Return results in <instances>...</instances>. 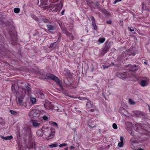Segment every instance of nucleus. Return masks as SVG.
<instances>
[{"label": "nucleus", "instance_id": "f257e3e1", "mask_svg": "<svg viewBox=\"0 0 150 150\" xmlns=\"http://www.w3.org/2000/svg\"><path fill=\"white\" fill-rule=\"evenodd\" d=\"M125 71L123 73L117 72L116 76L121 79L135 77L136 76V72L138 70V65L136 64L131 65L129 64L125 67Z\"/></svg>", "mask_w": 150, "mask_h": 150}, {"label": "nucleus", "instance_id": "f03ea898", "mask_svg": "<svg viewBox=\"0 0 150 150\" xmlns=\"http://www.w3.org/2000/svg\"><path fill=\"white\" fill-rule=\"evenodd\" d=\"M11 90L16 94V101L18 105L23 108H25L27 106L26 103L23 102L25 96V91L23 90L21 88H19L14 84L12 85Z\"/></svg>", "mask_w": 150, "mask_h": 150}, {"label": "nucleus", "instance_id": "7ed1b4c3", "mask_svg": "<svg viewBox=\"0 0 150 150\" xmlns=\"http://www.w3.org/2000/svg\"><path fill=\"white\" fill-rule=\"evenodd\" d=\"M134 128L136 132L141 134L150 135V132L146 129L147 126L145 124H137L134 125Z\"/></svg>", "mask_w": 150, "mask_h": 150}, {"label": "nucleus", "instance_id": "20e7f679", "mask_svg": "<svg viewBox=\"0 0 150 150\" xmlns=\"http://www.w3.org/2000/svg\"><path fill=\"white\" fill-rule=\"evenodd\" d=\"M127 131L129 132L131 135L134 137L133 138H132L130 139L129 143L131 145V147L133 149L136 150L135 149V146H137V144H138V141L136 139L137 138V136H136V134H135L134 132L131 130L130 128L129 127L127 129Z\"/></svg>", "mask_w": 150, "mask_h": 150}, {"label": "nucleus", "instance_id": "39448f33", "mask_svg": "<svg viewBox=\"0 0 150 150\" xmlns=\"http://www.w3.org/2000/svg\"><path fill=\"white\" fill-rule=\"evenodd\" d=\"M47 79H51L56 83L57 85H58L61 88V89L63 90L64 84L62 82V81L60 80L55 75L50 74H47L46 75Z\"/></svg>", "mask_w": 150, "mask_h": 150}, {"label": "nucleus", "instance_id": "423d86ee", "mask_svg": "<svg viewBox=\"0 0 150 150\" xmlns=\"http://www.w3.org/2000/svg\"><path fill=\"white\" fill-rule=\"evenodd\" d=\"M42 131L43 132V134L45 136H48L47 138L48 139L52 138L54 137L55 133V129H53L51 131L49 128L45 126L42 127Z\"/></svg>", "mask_w": 150, "mask_h": 150}, {"label": "nucleus", "instance_id": "0eeeda50", "mask_svg": "<svg viewBox=\"0 0 150 150\" xmlns=\"http://www.w3.org/2000/svg\"><path fill=\"white\" fill-rule=\"evenodd\" d=\"M63 5V2L62 0H61L60 3L57 4V5L54 4H52L50 7V9L49 10L50 12H59L62 9Z\"/></svg>", "mask_w": 150, "mask_h": 150}, {"label": "nucleus", "instance_id": "6e6552de", "mask_svg": "<svg viewBox=\"0 0 150 150\" xmlns=\"http://www.w3.org/2000/svg\"><path fill=\"white\" fill-rule=\"evenodd\" d=\"M42 110H39L33 108L29 113V115L31 118L40 116L42 112Z\"/></svg>", "mask_w": 150, "mask_h": 150}, {"label": "nucleus", "instance_id": "1a4fd4ad", "mask_svg": "<svg viewBox=\"0 0 150 150\" xmlns=\"http://www.w3.org/2000/svg\"><path fill=\"white\" fill-rule=\"evenodd\" d=\"M44 105L45 108L47 110H51L53 112L59 111L58 107L56 106L47 103H44Z\"/></svg>", "mask_w": 150, "mask_h": 150}, {"label": "nucleus", "instance_id": "9d476101", "mask_svg": "<svg viewBox=\"0 0 150 150\" xmlns=\"http://www.w3.org/2000/svg\"><path fill=\"white\" fill-rule=\"evenodd\" d=\"M16 86L18 87L19 88H21L23 90L25 91V94L26 92L29 93L31 91V88L27 85L24 84L23 83H22V85H16Z\"/></svg>", "mask_w": 150, "mask_h": 150}, {"label": "nucleus", "instance_id": "9b49d317", "mask_svg": "<svg viewBox=\"0 0 150 150\" xmlns=\"http://www.w3.org/2000/svg\"><path fill=\"white\" fill-rule=\"evenodd\" d=\"M42 112L40 115V117L42 118L43 120L45 121H47L49 120V118H50L49 115L46 112L43 110H42Z\"/></svg>", "mask_w": 150, "mask_h": 150}, {"label": "nucleus", "instance_id": "f8f14e48", "mask_svg": "<svg viewBox=\"0 0 150 150\" xmlns=\"http://www.w3.org/2000/svg\"><path fill=\"white\" fill-rule=\"evenodd\" d=\"M43 23H50V22L47 19L43 18L42 17H40V18L38 22V25L40 26L43 25Z\"/></svg>", "mask_w": 150, "mask_h": 150}, {"label": "nucleus", "instance_id": "ddd939ff", "mask_svg": "<svg viewBox=\"0 0 150 150\" xmlns=\"http://www.w3.org/2000/svg\"><path fill=\"white\" fill-rule=\"evenodd\" d=\"M132 48L131 47L129 50H127L126 51L124 52L122 55L123 56H124V54L129 55H132L134 56L136 54V53L134 52H133L132 51Z\"/></svg>", "mask_w": 150, "mask_h": 150}, {"label": "nucleus", "instance_id": "4468645a", "mask_svg": "<svg viewBox=\"0 0 150 150\" xmlns=\"http://www.w3.org/2000/svg\"><path fill=\"white\" fill-rule=\"evenodd\" d=\"M58 0H49V2L54 3L57 2ZM41 4L40 6H46L48 0H40Z\"/></svg>", "mask_w": 150, "mask_h": 150}, {"label": "nucleus", "instance_id": "2eb2a0df", "mask_svg": "<svg viewBox=\"0 0 150 150\" xmlns=\"http://www.w3.org/2000/svg\"><path fill=\"white\" fill-rule=\"evenodd\" d=\"M33 125L34 127H39L42 126V124L37 120H33L32 121Z\"/></svg>", "mask_w": 150, "mask_h": 150}, {"label": "nucleus", "instance_id": "dca6fc26", "mask_svg": "<svg viewBox=\"0 0 150 150\" xmlns=\"http://www.w3.org/2000/svg\"><path fill=\"white\" fill-rule=\"evenodd\" d=\"M10 35L11 38V40L12 41H16L17 39V35L16 32H13L12 33H10Z\"/></svg>", "mask_w": 150, "mask_h": 150}, {"label": "nucleus", "instance_id": "f3484780", "mask_svg": "<svg viewBox=\"0 0 150 150\" xmlns=\"http://www.w3.org/2000/svg\"><path fill=\"white\" fill-rule=\"evenodd\" d=\"M63 74L64 75L67 76L71 77L72 74L70 72V71L68 69H64L63 71Z\"/></svg>", "mask_w": 150, "mask_h": 150}, {"label": "nucleus", "instance_id": "a211bd4d", "mask_svg": "<svg viewBox=\"0 0 150 150\" xmlns=\"http://www.w3.org/2000/svg\"><path fill=\"white\" fill-rule=\"evenodd\" d=\"M38 96V98L40 99H43L45 98L44 95L42 91H39L37 93Z\"/></svg>", "mask_w": 150, "mask_h": 150}, {"label": "nucleus", "instance_id": "6ab92c4d", "mask_svg": "<svg viewBox=\"0 0 150 150\" xmlns=\"http://www.w3.org/2000/svg\"><path fill=\"white\" fill-rule=\"evenodd\" d=\"M1 138L4 140H11L13 139V137L11 135L6 137L1 136Z\"/></svg>", "mask_w": 150, "mask_h": 150}, {"label": "nucleus", "instance_id": "aec40b11", "mask_svg": "<svg viewBox=\"0 0 150 150\" xmlns=\"http://www.w3.org/2000/svg\"><path fill=\"white\" fill-rule=\"evenodd\" d=\"M135 114L137 117H141L143 116L144 115V113L140 111H138L136 112Z\"/></svg>", "mask_w": 150, "mask_h": 150}, {"label": "nucleus", "instance_id": "412c9836", "mask_svg": "<svg viewBox=\"0 0 150 150\" xmlns=\"http://www.w3.org/2000/svg\"><path fill=\"white\" fill-rule=\"evenodd\" d=\"M110 48V45H106L103 50V52L104 54H105L109 51Z\"/></svg>", "mask_w": 150, "mask_h": 150}, {"label": "nucleus", "instance_id": "4be33fe9", "mask_svg": "<svg viewBox=\"0 0 150 150\" xmlns=\"http://www.w3.org/2000/svg\"><path fill=\"white\" fill-rule=\"evenodd\" d=\"M46 26L48 30L49 31L54 30L55 29V26L54 25H47Z\"/></svg>", "mask_w": 150, "mask_h": 150}, {"label": "nucleus", "instance_id": "5701e85b", "mask_svg": "<svg viewBox=\"0 0 150 150\" xmlns=\"http://www.w3.org/2000/svg\"><path fill=\"white\" fill-rule=\"evenodd\" d=\"M86 106L87 108L89 109L93 108L94 105H93L92 102L91 101L88 102L86 103Z\"/></svg>", "mask_w": 150, "mask_h": 150}, {"label": "nucleus", "instance_id": "b1692460", "mask_svg": "<svg viewBox=\"0 0 150 150\" xmlns=\"http://www.w3.org/2000/svg\"><path fill=\"white\" fill-rule=\"evenodd\" d=\"M36 134L39 137H42L43 135V132L42 128L40 129L37 130L36 131Z\"/></svg>", "mask_w": 150, "mask_h": 150}, {"label": "nucleus", "instance_id": "393cba45", "mask_svg": "<svg viewBox=\"0 0 150 150\" xmlns=\"http://www.w3.org/2000/svg\"><path fill=\"white\" fill-rule=\"evenodd\" d=\"M30 15L32 18L34 19L38 23V22L39 19L40 18V17H38L36 16H35L34 14L32 13H30Z\"/></svg>", "mask_w": 150, "mask_h": 150}, {"label": "nucleus", "instance_id": "a878e982", "mask_svg": "<svg viewBox=\"0 0 150 150\" xmlns=\"http://www.w3.org/2000/svg\"><path fill=\"white\" fill-rule=\"evenodd\" d=\"M140 84L141 86L143 87L146 86L148 85L147 81L145 80H142L141 81L140 83Z\"/></svg>", "mask_w": 150, "mask_h": 150}, {"label": "nucleus", "instance_id": "bb28decb", "mask_svg": "<svg viewBox=\"0 0 150 150\" xmlns=\"http://www.w3.org/2000/svg\"><path fill=\"white\" fill-rule=\"evenodd\" d=\"M66 33H67V36L69 38L70 40H74V37L71 33L69 32H67Z\"/></svg>", "mask_w": 150, "mask_h": 150}, {"label": "nucleus", "instance_id": "cd10ccee", "mask_svg": "<svg viewBox=\"0 0 150 150\" xmlns=\"http://www.w3.org/2000/svg\"><path fill=\"white\" fill-rule=\"evenodd\" d=\"M30 101L32 105H34L36 103V100L35 98L30 97Z\"/></svg>", "mask_w": 150, "mask_h": 150}, {"label": "nucleus", "instance_id": "c85d7f7f", "mask_svg": "<svg viewBox=\"0 0 150 150\" xmlns=\"http://www.w3.org/2000/svg\"><path fill=\"white\" fill-rule=\"evenodd\" d=\"M35 143H30L29 146H28V148L29 149H33L34 148L35 149Z\"/></svg>", "mask_w": 150, "mask_h": 150}, {"label": "nucleus", "instance_id": "c756f323", "mask_svg": "<svg viewBox=\"0 0 150 150\" xmlns=\"http://www.w3.org/2000/svg\"><path fill=\"white\" fill-rule=\"evenodd\" d=\"M57 43L56 42H54L53 43H52L51 44L50 47L54 48L56 47L57 46Z\"/></svg>", "mask_w": 150, "mask_h": 150}, {"label": "nucleus", "instance_id": "7c9ffc66", "mask_svg": "<svg viewBox=\"0 0 150 150\" xmlns=\"http://www.w3.org/2000/svg\"><path fill=\"white\" fill-rule=\"evenodd\" d=\"M105 40L104 38H100L98 40V41L100 43H103Z\"/></svg>", "mask_w": 150, "mask_h": 150}, {"label": "nucleus", "instance_id": "2f4dec72", "mask_svg": "<svg viewBox=\"0 0 150 150\" xmlns=\"http://www.w3.org/2000/svg\"><path fill=\"white\" fill-rule=\"evenodd\" d=\"M49 124L53 126H55L57 127V128L58 127V125L55 122H52V121L50 122H49Z\"/></svg>", "mask_w": 150, "mask_h": 150}, {"label": "nucleus", "instance_id": "473e14b6", "mask_svg": "<svg viewBox=\"0 0 150 150\" xmlns=\"http://www.w3.org/2000/svg\"><path fill=\"white\" fill-rule=\"evenodd\" d=\"M147 9L146 6L144 4V2H143L142 5V11L145 10Z\"/></svg>", "mask_w": 150, "mask_h": 150}, {"label": "nucleus", "instance_id": "72a5a7b5", "mask_svg": "<svg viewBox=\"0 0 150 150\" xmlns=\"http://www.w3.org/2000/svg\"><path fill=\"white\" fill-rule=\"evenodd\" d=\"M58 146L57 144L56 143H55L53 144L49 145V146L52 148L53 147H55L57 146Z\"/></svg>", "mask_w": 150, "mask_h": 150}, {"label": "nucleus", "instance_id": "f704fd0d", "mask_svg": "<svg viewBox=\"0 0 150 150\" xmlns=\"http://www.w3.org/2000/svg\"><path fill=\"white\" fill-rule=\"evenodd\" d=\"M14 12L16 13H18L20 11V9L18 8H16L14 9Z\"/></svg>", "mask_w": 150, "mask_h": 150}, {"label": "nucleus", "instance_id": "c9c22d12", "mask_svg": "<svg viewBox=\"0 0 150 150\" xmlns=\"http://www.w3.org/2000/svg\"><path fill=\"white\" fill-rule=\"evenodd\" d=\"M10 112L12 114L14 115H16L18 114L17 112L12 110H10Z\"/></svg>", "mask_w": 150, "mask_h": 150}, {"label": "nucleus", "instance_id": "e433bc0d", "mask_svg": "<svg viewBox=\"0 0 150 150\" xmlns=\"http://www.w3.org/2000/svg\"><path fill=\"white\" fill-rule=\"evenodd\" d=\"M124 145V142H121L118 144V146L120 147H122Z\"/></svg>", "mask_w": 150, "mask_h": 150}, {"label": "nucleus", "instance_id": "4c0bfd02", "mask_svg": "<svg viewBox=\"0 0 150 150\" xmlns=\"http://www.w3.org/2000/svg\"><path fill=\"white\" fill-rule=\"evenodd\" d=\"M92 26L95 30H97V28L96 24V23H93Z\"/></svg>", "mask_w": 150, "mask_h": 150}, {"label": "nucleus", "instance_id": "58836bf2", "mask_svg": "<svg viewBox=\"0 0 150 150\" xmlns=\"http://www.w3.org/2000/svg\"><path fill=\"white\" fill-rule=\"evenodd\" d=\"M90 18H91V19L92 23H96L95 19L93 16H92L90 17Z\"/></svg>", "mask_w": 150, "mask_h": 150}, {"label": "nucleus", "instance_id": "ea45409f", "mask_svg": "<svg viewBox=\"0 0 150 150\" xmlns=\"http://www.w3.org/2000/svg\"><path fill=\"white\" fill-rule=\"evenodd\" d=\"M129 102L130 104L131 105H134L135 104V103L131 99H129Z\"/></svg>", "mask_w": 150, "mask_h": 150}, {"label": "nucleus", "instance_id": "a19ab883", "mask_svg": "<svg viewBox=\"0 0 150 150\" xmlns=\"http://www.w3.org/2000/svg\"><path fill=\"white\" fill-rule=\"evenodd\" d=\"M112 127L114 129H117V125L115 123H114L113 124Z\"/></svg>", "mask_w": 150, "mask_h": 150}, {"label": "nucleus", "instance_id": "79ce46f5", "mask_svg": "<svg viewBox=\"0 0 150 150\" xmlns=\"http://www.w3.org/2000/svg\"><path fill=\"white\" fill-rule=\"evenodd\" d=\"M67 144L66 143H63L60 144L59 146L60 147H62L65 146H67Z\"/></svg>", "mask_w": 150, "mask_h": 150}, {"label": "nucleus", "instance_id": "37998d69", "mask_svg": "<svg viewBox=\"0 0 150 150\" xmlns=\"http://www.w3.org/2000/svg\"><path fill=\"white\" fill-rule=\"evenodd\" d=\"M122 1V0H115L114 1V2L113 3L114 4H115L121 1Z\"/></svg>", "mask_w": 150, "mask_h": 150}, {"label": "nucleus", "instance_id": "c03bdc74", "mask_svg": "<svg viewBox=\"0 0 150 150\" xmlns=\"http://www.w3.org/2000/svg\"><path fill=\"white\" fill-rule=\"evenodd\" d=\"M63 32L64 33L66 34L67 35V33H66L69 32L66 29H64L63 30Z\"/></svg>", "mask_w": 150, "mask_h": 150}, {"label": "nucleus", "instance_id": "a18cd8bd", "mask_svg": "<svg viewBox=\"0 0 150 150\" xmlns=\"http://www.w3.org/2000/svg\"><path fill=\"white\" fill-rule=\"evenodd\" d=\"M124 139V138L122 137L121 136L120 137V140L121 141V142H123V140Z\"/></svg>", "mask_w": 150, "mask_h": 150}, {"label": "nucleus", "instance_id": "49530a36", "mask_svg": "<svg viewBox=\"0 0 150 150\" xmlns=\"http://www.w3.org/2000/svg\"><path fill=\"white\" fill-rule=\"evenodd\" d=\"M128 29H129V30L131 32H133L134 31V28H128Z\"/></svg>", "mask_w": 150, "mask_h": 150}, {"label": "nucleus", "instance_id": "de8ad7c7", "mask_svg": "<svg viewBox=\"0 0 150 150\" xmlns=\"http://www.w3.org/2000/svg\"><path fill=\"white\" fill-rule=\"evenodd\" d=\"M111 20H109L106 22V23L109 24H111Z\"/></svg>", "mask_w": 150, "mask_h": 150}, {"label": "nucleus", "instance_id": "09e8293b", "mask_svg": "<svg viewBox=\"0 0 150 150\" xmlns=\"http://www.w3.org/2000/svg\"><path fill=\"white\" fill-rule=\"evenodd\" d=\"M75 149V147L73 146H71L70 147V149L71 150H72Z\"/></svg>", "mask_w": 150, "mask_h": 150}, {"label": "nucleus", "instance_id": "8fccbe9b", "mask_svg": "<svg viewBox=\"0 0 150 150\" xmlns=\"http://www.w3.org/2000/svg\"><path fill=\"white\" fill-rule=\"evenodd\" d=\"M65 11V10L64 9V10H62V11L61 12V14L62 15H64Z\"/></svg>", "mask_w": 150, "mask_h": 150}, {"label": "nucleus", "instance_id": "3c124183", "mask_svg": "<svg viewBox=\"0 0 150 150\" xmlns=\"http://www.w3.org/2000/svg\"><path fill=\"white\" fill-rule=\"evenodd\" d=\"M117 64H115L113 62H112L110 64V66H111L112 65L113 66H116Z\"/></svg>", "mask_w": 150, "mask_h": 150}, {"label": "nucleus", "instance_id": "603ef678", "mask_svg": "<svg viewBox=\"0 0 150 150\" xmlns=\"http://www.w3.org/2000/svg\"><path fill=\"white\" fill-rule=\"evenodd\" d=\"M120 109H121L122 110H124V111L127 112V111L123 108H121Z\"/></svg>", "mask_w": 150, "mask_h": 150}, {"label": "nucleus", "instance_id": "864d4df0", "mask_svg": "<svg viewBox=\"0 0 150 150\" xmlns=\"http://www.w3.org/2000/svg\"><path fill=\"white\" fill-rule=\"evenodd\" d=\"M90 111L91 112H93L94 111V109H91L90 110Z\"/></svg>", "mask_w": 150, "mask_h": 150}, {"label": "nucleus", "instance_id": "5fc2aeb1", "mask_svg": "<svg viewBox=\"0 0 150 150\" xmlns=\"http://www.w3.org/2000/svg\"><path fill=\"white\" fill-rule=\"evenodd\" d=\"M137 150H144V149H143L141 148H139L137 149Z\"/></svg>", "mask_w": 150, "mask_h": 150}, {"label": "nucleus", "instance_id": "6e6d98bb", "mask_svg": "<svg viewBox=\"0 0 150 150\" xmlns=\"http://www.w3.org/2000/svg\"><path fill=\"white\" fill-rule=\"evenodd\" d=\"M102 96L103 97L105 96V95L103 93H102Z\"/></svg>", "mask_w": 150, "mask_h": 150}, {"label": "nucleus", "instance_id": "4d7b16f0", "mask_svg": "<svg viewBox=\"0 0 150 150\" xmlns=\"http://www.w3.org/2000/svg\"><path fill=\"white\" fill-rule=\"evenodd\" d=\"M148 106L149 107V111H150V106L149 105H148Z\"/></svg>", "mask_w": 150, "mask_h": 150}, {"label": "nucleus", "instance_id": "13d9d810", "mask_svg": "<svg viewBox=\"0 0 150 150\" xmlns=\"http://www.w3.org/2000/svg\"><path fill=\"white\" fill-rule=\"evenodd\" d=\"M68 147H67V148H65L64 149V150H68Z\"/></svg>", "mask_w": 150, "mask_h": 150}, {"label": "nucleus", "instance_id": "bf43d9fd", "mask_svg": "<svg viewBox=\"0 0 150 150\" xmlns=\"http://www.w3.org/2000/svg\"><path fill=\"white\" fill-rule=\"evenodd\" d=\"M103 98L106 100L107 99L106 98V97L105 96H104Z\"/></svg>", "mask_w": 150, "mask_h": 150}, {"label": "nucleus", "instance_id": "052dcab7", "mask_svg": "<svg viewBox=\"0 0 150 150\" xmlns=\"http://www.w3.org/2000/svg\"><path fill=\"white\" fill-rule=\"evenodd\" d=\"M61 38V35L60 34L59 36V38Z\"/></svg>", "mask_w": 150, "mask_h": 150}, {"label": "nucleus", "instance_id": "680f3d73", "mask_svg": "<svg viewBox=\"0 0 150 150\" xmlns=\"http://www.w3.org/2000/svg\"><path fill=\"white\" fill-rule=\"evenodd\" d=\"M128 123L129 124L130 126H132V124L131 123H129V122Z\"/></svg>", "mask_w": 150, "mask_h": 150}, {"label": "nucleus", "instance_id": "e2e57ef3", "mask_svg": "<svg viewBox=\"0 0 150 150\" xmlns=\"http://www.w3.org/2000/svg\"><path fill=\"white\" fill-rule=\"evenodd\" d=\"M144 63L146 64H147V62H144Z\"/></svg>", "mask_w": 150, "mask_h": 150}, {"label": "nucleus", "instance_id": "0e129e2a", "mask_svg": "<svg viewBox=\"0 0 150 150\" xmlns=\"http://www.w3.org/2000/svg\"><path fill=\"white\" fill-rule=\"evenodd\" d=\"M133 33L134 34H136V33L135 32H133Z\"/></svg>", "mask_w": 150, "mask_h": 150}, {"label": "nucleus", "instance_id": "69168bd1", "mask_svg": "<svg viewBox=\"0 0 150 150\" xmlns=\"http://www.w3.org/2000/svg\"><path fill=\"white\" fill-rule=\"evenodd\" d=\"M37 35V34H36V33L34 34H33V36H35V35Z\"/></svg>", "mask_w": 150, "mask_h": 150}, {"label": "nucleus", "instance_id": "338daca9", "mask_svg": "<svg viewBox=\"0 0 150 150\" xmlns=\"http://www.w3.org/2000/svg\"><path fill=\"white\" fill-rule=\"evenodd\" d=\"M89 127H90V128H91V125H89Z\"/></svg>", "mask_w": 150, "mask_h": 150}, {"label": "nucleus", "instance_id": "774afa93", "mask_svg": "<svg viewBox=\"0 0 150 150\" xmlns=\"http://www.w3.org/2000/svg\"><path fill=\"white\" fill-rule=\"evenodd\" d=\"M19 150H21V148H19Z\"/></svg>", "mask_w": 150, "mask_h": 150}]
</instances>
